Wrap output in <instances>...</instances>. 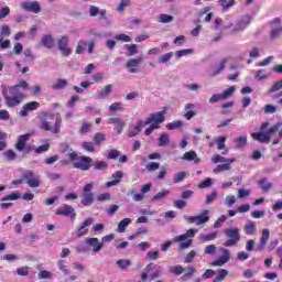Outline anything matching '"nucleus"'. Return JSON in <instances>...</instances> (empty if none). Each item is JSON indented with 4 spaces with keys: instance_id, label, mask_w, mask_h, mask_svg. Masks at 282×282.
I'll use <instances>...</instances> for the list:
<instances>
[{
    "instance_id": "39448f33",
    "label": "nucleus",
    "mask_w": 282,
    "mask_h": 282,
    "mask_svg": "<svg viewBox=\"0 0 282 282\" xmlns=\"http://www.w3.org/2000/svg\"><path fill=\"white\" fill-rule=\"evenodd\" d=\"M162 274H164L162 267L151 262L145 267V272L141 274V281H147V279H150V281H155V279H160Z\"/></svg>"
},
{
    "instance_id": "f257e3e1",
    "label": "nucleus",
    "mask_w": 282,
    "mask_h": 282,
    "mask_svg": "<svg viewBox=\"0 0 282 282\" xmlns=\"http://www.w3.org/2000/svg\"><path fill=\"white\" fill-rule=\"evenodd\" d=\"M251 21H252V18H250V15L247 14L239 18L235 23L229 22L228 24H225L221 28V19L217 18L215 20L216 35L214 36L213 41L214 42L221 41L224 30H229V34H239L243 32L246 28L250 25Z\"/></svg>"
},
{
    "instance_id": "2eb2a0df",
    "label": "nucleus",
    "mask_w": 282,
    "mask_h": 282,
    "mask_svg": "<svg viewBox=\"0 0 282 282\" xmlns=\"http://www.w3.org/2000/svg\"><path fill=\"white\" fill-rule=\"evenodd\" d=\"M28 140H30V134L19 135L18 142L15 144L17 151H23L25 153H30V147L26 145Z\"/></svg>"
},
{
    "instance_id": "f8f14e48",
    "label": "nucleus",
    "mask_w": 282,
    "mask_h": 282,
    "mask_svg": "<svg viewBox=\"0 0 282 282\" xmlns=\"http://www.w3.org/2000/svg\"><path fill=\"white\" fill-rule=\"evenodd\" d=\"M94 224V218L88 217L85 221L82 223L80 227L77 228L75 235L78 239L85 237L89 232V226Z\"/></svg>"
},
{
    "instance_id": "7c9ffc66",
    "label": "nucleus",
    "mask_w": 282,
    "mask_h": 282,
    "mask_svg": "<svg viewBox=\"0 0 282 282\" xmlns=\"http://www.w3.org/2000/svg\"><path fill=\"white\" fill-rule=\"evenodd\" d=\"M67 85H69V82H67V79L59 78L52 85V89L54 91H61V89H65Z\"/></svg>"
},
{
    "instance_id": "3c124183",
    "label": "nucleus",
    "mask_w": 282,
    "mask_h": 282,
    "mask_svg": "<svg viewBox=\"0 0 282 282\" xmlns=\"http://www.w3.org/2000/svg\"><path fill=\"white\" fill-rule=\"evenodd\" d=\"M185 270L186 269H184V267L182 265H175L170 268V272L172 274H175V276H180V274H184Z\"/></svg>"
},
{
    "instance_id": "0e129e2a",
    "label": "nucleus",
    "mask_w": 282,
    "mask_h": 282,
    "mask_svg": "<svg viewBox=\"0 0 282 282\" xmlns=\"http://www.w3.org/2000/svg\"><path fill=\"white\" fill-rule=\"evenodd\" d=\"M87 48V43L85 41H79L76 47V54H83L85 50Z\"/></svg>"
},
{
    "instance_id": "c03bdc74",
    "label": "nucleus",
    "mask_w": 282,
    "mask_h": 282,
    "mask_svg": "<svg viewBox=\"0 0 282 282\" xmlns=\"http://www.w3.org/2000/svg\"><path fill=\"white\" fill-rule=\"evenodd\" d=\"M17 199H21V194L12 193L0 199V202H17Z\"/></svg>"
},
{
    "instance_id": "a19ab883",
    "label": "nucleus",
    "mask_w": 282,
    "mask_h": 282,
    "mask_svg": "<svg viewBox=\"0 0 282 282\" xmlns=\"http://www.w3.org/2000/svg\"><path fill=\"white\" fill-rule=\"evenodd\" d=\"M173 56H174L173 52H169V53L161 55L158 59L159 65H166V63H169V61H171V58H173Z\"/></svg>"
},
{
    "instance_id": "c9c22d12",
    "label": "nucleus",
    "mask_w": 282,
    "mask_h": 282,
    "mask_svg": "<svg viewBox=\"0 0 282 282\" xmlns=\"http://www.w3.org/2000/svg\"><path fill=\"white\" fill-rule=\"evenodd\" d=\"M169 195H171V192L169 189H163L152 197V202H162V199H166Z\"/></svg>"
},
{
    "instance_id": "8fccbe9b",
    "label": "nucleus",
    "mask_w": 282,
    "mask_h": 282,
    "mask_svg": "<svg viewBox=\"0 0 282 282\" xmlns=\"http://www.w3.org/2000/svg\"><path fill=\"white\" fill-rule=\"evenodd\" d=\"M85 113H88L89 116H100L101 111L94 106H87L85 108Z\"/></svg>"
},
{
    "instance_id": "f03ea898",
    "label": "nucleus",
    "mask_w": 282,
    "mask_h": 282,
    "mask_svg": "<svg viewBox=\"0 0 282 282\" xmlns=\"http://www.w3.org/2000/svg\"><path fill=\"white\" fill-rule=\"evenodd\" d=\"M20 89H23V91L30 90V84H28L25 80H22L14 86L3 87L2 95L7 107H19V104L23 102L24 96L21 94Z\"/></svg>"
},
{
    "instance_id": "ddd939ff",
    "label": "nucleus",
    "mask_w": 282,
    "mask_h": 282,
    "mask_svg": "<svg viewBox=\"0 0 282 282\" xmlns=\"http://www.w3.org/2000/svg\"><path fill=\"white\" fill-rule=\"evenodd\" d=\"M166 113V108H164L162 111H159L156 113H150V116L143 121L145 123V127H148V124H151V122H164V120H166V118L164 117V115Z\"/></svg>"
},
{
    "instance_id": "423d86ee",
    "label": "nucleus",
    "mask_w": 282,
    "mask_h": 282,
    "mask_svg": "<svg viewBox=\"0 0 282 282\" xmlns=\"http://www.w3.org/2000/svg\"><path fill=\"white\" fill-rule=\"evenodd\" d=\"M213 162H214V164H218L214 169V173H224V172L230 171V169H232V163L235 162V159H226L225 156L216 154L213 158Z\"/></svg>"
},
{
    "instance_id": "de8ad7c7",
    "label": "nucleus",
    "mask_w": 282,
    "mask_h": 282,
    "mask_svg": "<svg viewBox=\"0 0 282 282\" xmlns=\"http://www.w3.org/2000/svg\"><path fill=\"white\" fill-rule=\"evenodd\" d=\"M3 155L8 162H14L17 160V152L14 150H7L3 152Z\"/></svg>"
},
{
    "instance_id": "473e14b6",
    "label": "nucleus",
    "mask_w": 282,
    "mask_h": 282,
    "mask_svg": "<svg viewBox=\"0 0 282 282\" xmlns=\"http://www.w3.org/2000/svg\"><path fill=\"white\" fill-rule=\"evenodd\" d=\"M246 235H257V224L252 220H248L243 228Z\"/></svg>"
},
{
    "instance_id": "e2e57ef3",
    "label": "nucleus",
    "mask_w": 282,
    "mask_h": 282,
    "mask_svg": "<svg viewBox=\"0 0 282 282\" xmlns=\"http://www.w3.org/2000/svg\"><path fill=\"white\" fill-rule=\"evenodd\" d=\"M197 158V153L195 151L185 152L183 155V160H186L187 162H193Z\"/></svg>"
},
{
    "instance_id": "a18cd8bd",
    "label": "nucleus",
    "mask_w": 282,
    "mask_h": 282,
    "mask_svg": "<svg viewBox=\"0 0 282 282\" xmlns=\"http://www.w3.org/2000/svg\"><path fill=\"white\" fill-rule=\"evenodd\" d=\"M175 18H173V15H169L166 13H161L159 15V23H173Z\"/></svg>"
},
{
    "instance_id": "bf43d9fd",
    "label": "nucleus",
    "mask_w": 282,
    "mask_h": 282,
    "mask_svg": "<svg viewBox=\"0 0 282 282\" xmlns=\"http://www.w3.org/2000/svg\"><path fill=\"white\" fill-rule=\"evenodd\" d=\"M235 91H237V88L235 86L227 88L223 93V98H225V100H228V98H230V96H232V94H235Z\"/></svg>"
},
{
    "instance_id": "412c9836",
    "label": "nucleus",
    "mask_w": 282,
    "mask_h": 282,
    "mask_svg": "<svg viewBox=\"0 0 282 282\" xmlns=\"http://www.w3.org/2000/svg\"><path fill=\"white\" fill-rule=\"evenodd\" d=\"M147 127V123H144V120H139L137 124L128 130V138H135V135H140V131Z\"/></svg>"
},
{
    "instance_id": "9b49d317",
    "label": "nucleus",
    "mask_w": 282,
    "mask_h": 282,
    "mask_svg": "<svg viewBox=\"0 0 282 282\" xmlns=\"http://www.w3.org/2000/svg\"><path fill=\"white\" fill-rule=\"evenodd\" d=\"M41 107V104L39 101H30L22 106V110L20 111L21 118H28L30 116V111H36Z\"/></svg>"
},
{
    "instance_id": "9d476101",
    "label": "nucleus",
    "mask_w": 282,
    "mask_h": 282,
    "mask_svg": "<svg viewBox=\"0 0 282 282\" xmlns=\"http://www.w3.org/2000/svg\"><path fill=\"white\" fill-rule=\"evenodd\" d=\"M55 215L70 217V219L74 221V219H76V209H74L72 205L64 204L56 209Z\"/></svg>"
},
{
    "instance_id": "774afa93",
    "label": "nucleus",
    "mask_w": 282,
    "mask_h": 282,
    "mask_svg": "<svg viewBox=\"0 0 282 282\" xmlns=\"http://www.w3.org/2000/svg\"><path fill=\"white\" fill-rule=\"evenodd\" d=\"M226 219H228V216L223 215L221 217H219L215 223H214V228H221V226L224 225V223L226 221Z\"/></svg>"
},
{
    "instance_id": "aec40b11",
    "label": "nucleus",
    "mask_w": 282,
    "mask_h": 282,
    "mask_svg": "<svg viewBox=\"0 0 282 282\" xmlns=\"http://www.w3.org/2000/svg\"><path fill=\"white\" fill-rule=\"evenodd\" d=\"M108 124H115V129H116L117 133L120 134V133H122L127 123L121 118L111 117L108 119Z\"/></svg>"
},
{
    "instance_id": "6e6d98bb",
    "label": "nucleus",
    "mask_w": 282,
    "mask_h": 282,
    "mask_svg": "<svg viewBox=\"0 0 282 282\" xmlns=\"http://www.w3.org/2000/svg\"><path fill=\"white\" fill-rule=\"evenodd\" d=\"M186 180V172H178L174 175L173 182L174 184H180V182H184Z\"/></svg>"
},
{
    "instance_id": "ea45409f",
    "label": "nucleus",
    "mask_w": 282,
    "mask_h": 282,
    "mask_svg": "<svg viewBox=\"0 0 282 282\" xmlns=\"http://www.w3.org/2000/svg\"><path fill=\"white\" fill-rule=\"evenodd\" d=\"M282 122H276L275 124L271 126L269 130L265 132L267 137L271 140L272 135H275V133L281 129Z\"/></svg>"
},
{
    "instance_id": "338daca9",
    "label": "nucleus",
    "mask_w": 282,
    "mask_h": 282,
    "mask_svg": "<svg viewBox=\"0 0 282 282\" xmlns=\"http://www.w3.org/2000/svg\"><path fill=\"white\" fill-rule=\"evenodd\" d=\"M7 17H10V7H2L0 9V21Z\"/></svg>"
},
{
    "instance_id": "79ce46f5",
    "label": "nucleus",
    "mask_w": 282,
    "mask_h": 282,
    "mask_svg": "<svg viewBox=\"0 0 282 282\" xmlns=\"http://www.w3.org/2000/svg\"><path fill=\"white\" fill-rule=\"evenodd\" d=\"M93 166L95 171H107L109 169V164L105 161L93 162Z\"/></svg>"
},
{
    "instance_id": "603ef678",
    "label": "nucleus",
    "mask_w": 282,
    "mask_h": 282,
    "mask_svg": "<svg viewBox=\"0 0 282 282\" xmlns=\"http://www.w3.org/2000/svg\"><path fill=\"white\" fill-rule=\"evenodd\" d=\"M171 142L167 133H162L159 138V147H166Z\"/></svg>"
},
{
    "instance_id": "4468645a",
    "label": "nucleus",
    "mask_w": 282,
    "mask_h": 282,
    "mask_svg": "<svg viewBox=\"0 0 282 282\" xmlns=\"http://www.w3.org/2000/svg\"><path fill=\"white\" fill-rule=\"evenodd\" d=\"M20 7L26 12H33V14H39L41 12V4L39 1H24L20 4Z\"/></svg>"
},
{
    "instance_id": "b1692460",
    "label": "nucleus",
    "mask_w": 282,
    "mask_h": 282,
    "mask_svg": "<svg viewBox=\"0 0 282 282\" xmlns=\"http://www.w3.org/2000/svg\"><path fill=\"white\" fill-rule=\"evenodd\" d=\"M270 239V229H263L262 235L260 237V242L257 247V250H263L265 248V245L268 243Z\"/></svg>"
},
{
    "instance_id": "6e6552de",
    "label": "nucleus",
    "mask_w": 282,
    "mask_h": 282,
    "mask_svg": "<svg viewBox=\"0 0 282 282\" xmlns=\"http://www.w3.org/2000/svg\"><path fill=\"white\" fill-rule=\"evenodd\" d=\"M22 177H23V180H25V182H26L28 186H30V188H39V186H41V176L36 175L31 170H25L22 173Z\"/></svg>"
},
{
    "instance_id": "c756f323",
    "label": "nucleus",
    "mask_w": 282,
    "mask_h": 282,
    "mask_svg": "<svg viewBox=\"0 0 282 282\" xmlns=\"http://www.w3.org/2000/svg\"><path fill=\"white\" fill-rule=\"evenodd\" d=\"M184 110L186 111L184 115V118H186V120H192V118H195V105L194 104H186L184 107Z\"/></svg>"
},
{
    "instance_id": "a878e982",
    "label": "nucleus",
    "mask_w": 282,
    "mask_h": 282,
    "mask_svg": "<svg viewBox=\"0 0 282 282\" xmlns=\"http://www.w3.org/2000/svg\"><path fill=\"white\" fill-rule=\"evenodd\" d=\"M251 138L257 140V142H261L262 144H269L270 142L267 132H253L251 133Z\"/></svg>"
},
{
    "instance_id": "f3484780",
    "label": "nucleus",
    "mask_w": 282,
    "mask_h": 282,
    "mask_svg": "<svg viewBox=\"0 0 282 282\" xmlns=\"http://www.w3.org/2000/svg\"><path fill=\"white\" fill-rule=\"evenodd\" d=\"M144 61L143 56H140L139 58H130L126 62V68L128 69L129 74H137L138 72V65Z\"/></svg>"
},
{
    "instance_id": "052dcab7",
    "label": "nucleus",
    "mask_w": 282,
    "mask_h": 282,
    "mask_svg": "<svg viewBox=\"0 0 282 282\" xmlns=\"http://www.w3.org/2000/svg\"><path fill=\"white\" fill-rule=\"evenodd\" d=\"M281 89H282V80L275 82V83L271 86V88H270V90H269V94H274V93H276V91H281Z\"/></svg>"
},
{
    "instance_id": "7ed1b4c3",
    "label": "nucleus",
    "mask_w": 282,
    "mask_h": 282,
    "mask_svg": "<svg viewBox=\"0 0 282 282\" xmlns=\"http://www.w3.org/2000/svg\"><path fill=\"white\" fill-rule=\"evenodd\" d=\"M40 129L42 131H50L54 135L61 133V127H63V118L61 113L43 112L40 117Z\"/></svg>"
},
{
    "instance_id": "c85d7f7f",
    "label": "nucleus",
    "mask_w": 282,
    "mask_h": 282,
    "mask_svg": "<svg viewBox=\"0 0 282 282\" xmlns=\"http://www.w3.org/2000/svg\"><path fill=\"white\" fill-rule=\"evenodd\" d=\"M76 252L78 254H87V252H91V248H89V245L87 243V238H85L84 242L77 245Z\"/></svg>"
},
{
    "instance_id": "58836bf2",
    "label": "nucleus",
    "mask_w": 282,
    "mask_h": 282,
    "mask_svg": "<svg viewBox=\"0 0 282 282\" xmlns=\"http://www.w3.org/2000/svg\"><path fill=\"white\" fill-rule=\"evenodd\" d=\"M131 224V218H123L117 227V232H126L128 226Z\"/></svg>"
},
{
    "instance_id": "0eeeda50",
    "label": "nucleus",
    "mask_w": 282,
    "mask_h": 282,
    "mask_svg": "<svg viewBox=\"0 0 282 282\" xmlns=\"http://www.w3.org/2000/svg\"><path fill=\"white\" fill-rule=\"evenodd\" d=\"M228 240L225 242L226 248H232V246H237L239 241H241V234L239 232V228H228L224 231Z\"/></svg>"
},
{
    "instance_id": "680f3d73",
    "label": "nucleus",
    "mask_w": 282,
    "mask_h": 282,
    "mask_svg": "<svg viewBox=\"0 0 282 282\" xmlns=\"http://www.w3.org/2000/svg\"><path fill=\"white\" fill-rule=\"evenodd\" d=\"M263 112L267 115L276 113V106L272 104H267L263 108Z\"/></svg>"
},
{
    "instance_id": "72a5a7b5",
    "label": "nucleus",
    "mask_w": 282,
    "mask_h": 282,
    "mask_svg": "<svg viewBox=\"0 0 282 282\" xmlns=\"http://www.w3.org/2000/svg\"><path fill=\"white\" fill-rule=\"evenodd\" d=\"M116 263H117L118 268L121 270V272H127V270H129V268H131V260L119 259V260H117Z\"/></svg>"
},
{
    "instance_id": "69168bd1",
    "label": "nucleus",
    "mask_w": 282,
    "mask_h": 282,
    "mask_svg": "<svg viewBox=\"0 0 282 282\" xmlns=\"http://www.w3.org/2000/svg\"><path fill=\"white\" fill-rule=\"evenodd\" d=\"M39 279H52L54 274L47 270H42L37 273Z\"/></svg>"
},
{
    "instance_id": "cd10ccee",
    "label": "nucleus",
    "mask_w": 282,
    "mask_h": 282,
    "mask_svg": "<svg viewBox=\"0 0 282 282\" xmlns=\"http://www.w3.org/2000/svg\"><path fill=\"white\" fill-rule=\"evenodd\" d=\"M112 177L115 178L113 181L106 183V186L108 188H111V186H118V183L120 182V180H122V177H124V174L121 171H116L112 174Z\"/></svg>"
},
{
    "instance_id": "a211bd4d",
    "label": "nucleus",
    "mask_w": 282,
    "mask_h": 282,
    "mask_svg": "<svg viewBox=\"0 0 282 282\" xmlns=\"http://www.w3.org/2000/svg\"><path fill=\"white\" fill-rule=\"evenodd\" d=\"M113 91V85L108 84L104 88L97 91L95 95L96 100H105L106 98H109L111 96V93Z\"/></svg>"
},
{
    "instance_id": "6ab92c4d",
    "label": "nucleus",
    "mask_w": 282,
    "mask_h": 282,
    "mask_svg": "<svg viewBox=\"0 0 282 282\" xmlns=\"http://www.w3.org/2000/svg\"><path fill=\"white\" fill-rule=\"evenodd\" d=\"M86 243L91 251L98 253L102 250V242L98 238H86Z\"/></svg>"
},
{
    "instance_id": "4c0bfd02",
    "label": "nucleus",
    "mask_w": 282,
    "mask_h": 282,
    "mask_svg": "<svg viewBox=\"0 0 282 282\" xmlns=\"http://www.w3.org/2000/svg\"><path fill=\"white\" fill-rule=\"evenodd\" d=\"M80 204L84 206H91V204H94V193L89 192L87 194H84Z\"/></svg>"
},
{
    "instance_id": "5fc2aeb1",
    "label": "nucleus",
    "mask_w": 282,
    "mask_h": 282,
    "mask_svg": "<svg viewBox=\"0 0 282 282\" xmlns=\"http://www.w3.org/2000/svg\"><path fill=\"white\" fill-rule=\"evenodd\" d=\"M57 267H58V270H61V272H63L66 276L68 274H70L72 271H69V269L65 265V260H59L57 262Z\"/></svg>"
},
{
    "instance_id": "f704fd0d",
    "label": "nucleus",
    "mask_w": 282,
    "mask_h": 282,
    "mask_svg": "<svg viewBox=\"0 0 282 282\" xmlns=\"http://www.w3.org/2000/svg\"><path fill=\"white\" fill-rule=\"evenodd\" d=\"M218 6H220V8L226 11V10H230V8L237 6V1L236 0H218Z\"/></svg>"
},
{
    "instance_id": "49530a36",
    "label": "nucleus",
    "mask_w": 282,
    "mask_h": 282,
    "mask_svg": "<svg viewBox=\"0 0 282 282\" xmlns=\"http://www.w3.org/2000/svg\"><path fill=\"white\" fill-rule=\"evenodd\" d=\"M226 137H218L216 138L215 142H216V149L218 151H221V149H226Z\"/></svg>"
},
{
    "instance_id": "4be33fe9",
    "label": "nucleus",
    "mask_w": 282,
    "mask_h": 282,
    "mask_svg": "<svg viewBox=\"0 0 282 282\" xmlns=\"http://www.w3.org/2000/svg\"><path fill=\"white\" fill-rule=\"evenodd\" d=\"M221 250V258L220 259H218V260H216V261H214L213 262V265L215 267V265H218V267H221V265H224L225 263H228V261H230V251L228 250V249H226V248H223V249H220Z\"/></svg>"
},
{
    "instance_id": "37998d69",
    "label": "nucleus",
    "mask_w": 282,
    "mask_h": 282,
    "mask_svg": "<svg viewBox=\"0 0 282 282\" xmlns=\"http://www.w3.org/2000/svg\"><path fill=\"white\" fill-rule=\"evenodd\" d=\"M259 185L263 193H268L272 188V183L268 182V178L260 180Z\"/></svg>"
},
{
    "instance_id": "393cba45",
    "label": "nucleus",
    "mask_w": 282,
    "mask_h": 282,
    "mask_svg": "<svg viewBox=\"0 0 282 282\" xmlns=\"http://www.w3.org/2000/svg\"><path fill=\"white\" fill-rule=\"evenodd\" d=\"M227 63H228L227 57L220 58L219 63L214 66L213 76H219V74H221V70L226 69Z\"/></svg>"
},
{
    "instance_id": "13d9d810",
    "label": "nucleus",
    "mask_w": 282,
    "mask_h": 282,
    "mask_svg": "<svg viewBox=\"0 0 282 282\" xmlns=\"http://www.w3.org/2000/svg\"><path fill=\"white\" fill-rule=\"evenodd\" d=\"M82 148L84 149V151H87L88 153H95L96 152V148L94 147V142H84L82 144Z\"/></svg>"
},
{
    "instance_id": "4d7b16f0",
    "label": "nucleus",
    "mask_w": 282,
    "mask_h": 282,
    "mask_svg": "<svg viewBox=\"0 0 282 282\" xmlns=\"http://www.w3.org/2000/svg\"><path fill=\"white\" fill-rule=\"evenodd\" d=\"M89 131H91V123L83 122L82 127L79 129V133L82 135H85V134L89 133Z\"/></svg>"
},
{
    "instance_id": "864d4df0",
    "label": "nucleus",
    "mask_w": 282,
    "mask_h": 282,
    "mask_svg": "<svg viewBox=\"0 0 282 282\" xmlns=\"http://www.w3.org/2000/svg\"><path fill=\"white\" fill-rule=\"evenodd\" d=\"M127 51L129 52L127 56H135L138 54V45L137 44H127Z\"/></svg>"
},
{
    "instance_id": "20e7f679",
    "label": "nucleus",
    "mask_w": 282,
    "mask_h": 282,
    "mask_svg": "<svg viewBox=\"0 0 282 282\" xmlns=\"http://www.w3.org/2000/svg\"><path fill=\"white\" fill-rule=\"evenodd\" d=\"M74 169H79V171H89L94 166V159L91 156H78L76 152L68 154Z\"/></svg>"
},
{
    "instance_id": "1a4fd4ad",
    "label": "nucleus",
    "mask_w": 282,
    "mask_h": 282,
    "mask_svg": "<svg viewBox=\"0 0 282 282\" xmlns=\"http://www.w3.org/2000/svg\"><path fill=\"white\" fill-rule=\"evenodd\" d=\"M183 219H185L187 224H195V226H202V224H206L210 220V216H208V210H205L198 216L184 215Z\"/></svg>"
},
{
    "instance_id": "09e8293b",
    "label": "nucleus",
    "mask_w": 282,
    "mask_h": 282,
    "mask_svg": "<svg viewBox=\"0 0 282 282\" xmlns=\"http://www.w3.org/2000/svg\"><path fill=\"white\" fill-rule=\"evenodd\" d=\"M181 127H184V122L180 120L166 124V129H169V131H175V129H181Z\"/></svg>"
},
{
    "instance_id": "2f4dec72",
    "label": "nucleus",
    "mask_w": 282,
    "mask_h": 282,
    "mask_svg": "<svg viewBox=\"0 0 282 282\" xmlns=\"http://www.w3.org/2000/svg\"><path fill=\"white\" fill-rule=\"evenodd\" d=\"M41 43L47 50H52V47H54V37H52L50 34H46L41 39Z\"/></svg>"
},
{
    "instance_id": "e433bc0d",
    "label": "nucleus",
    "mask_w": 282,
    "mask_h": 282,
    "mask_svg": "<svg viewBox=\"0 0 282 282\" xmlns=\"http://www.w3.org/2000/svg\"><path fill=\"white\" fill-rule=\"evenodd\" d=\"M236 144V149H243L246 144H248V137L247 135H240L234 140Z\"/></svg>"
},
{
    "instance_id": "bb28decb",
    "label": "nucleus",
    "mask_w": 282,
    "mask_h": 282,
    "mask_svg": "<svg viewBox=\"0 0 282 282\" xmlns=\"http://www.w3.org/2000/svg\"><path fill=\"white\" fill-rule=\"evenodd\" d=\"M213 275L215 276L213 282H221V281H224V279H226V276H228V270L217 269V270L213 271Z\"/></svg>"
},
{
    "instance_id": "5701e85b",
    "label": "nucleus",
    "mask_w": 282,
    "mask_h": 282,
    "mask_svg": "<svg viewBox=\"0 0 282 282\" xmlns=\"http://www.w3.org/2000/svg\"><path fill=\"white\" fill-rule=\"evenodd\" d=\"M197 232V229H188L186 234L176 236L173 238L174 243H180V241H186L188 237H195V234Z\"/></svg>"
},
{
    "instance_id": "dca6fc26",
    "label": "nucleus",
    "mask_w": 282,
    "mask_h": 282,
    "mask_svg": "<svg viewBox=\"0 0 282 282\" xmlns=\"http://www.w3.org/2000/svg\"><path fill=\"white\" fill-rule=\"evenodd\" d=\"M69 45V36L64 35L58 41V50L62 52L63 56H69L72 54V48L67 47Z\"/></svg>"
}]
</instances>
